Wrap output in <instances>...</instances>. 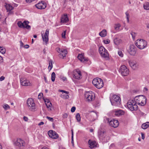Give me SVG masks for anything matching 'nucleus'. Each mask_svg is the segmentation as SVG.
<instances>
[{
	"instance_id": "obj_39",
	"label": "nucleus",
	"mask_w": 149,
	"mask_h": 149,
	"mask_svg": "<svg viewBox=\"0 0 149 149\" xmlns=\"http://www.w3.org/2000/svg\"><path fill=\"white\" fill-rule=\"evenodd\" d=\"M64 53V52H61L60 53V55H61L63 58L66 56V55L67 54V50L66 53Z\"/></svg>"
},
{
	"instance_id": "obj_53",
	"label": "nucleus",
	"mask_w": 149,
	"mask_h": 149,
	"mask_svg": "<svg viewBox=\"0 0 149 149\" xmlns=\"http://www.w3.org/2000/svg\"><path fill=\"white\" fill-rule=\"evenodd\" d=\"M4 79H5L4 77L3 76H1L0 77V81H2Z\"/></svg>"
},
{
	"instance_id": "obj_25",
	"label": "nucleus",
	"mask_w": 149,
	"mask_h": 149,
	"mask_svg": "<svg viewBox=\"0 0 149 149\" xmlns=\"http://www.w3.org/2000/svg\"><path fill=\"white\" fill-rule=\"evenodd\" d=\"M113 42L116 45H118L122 42V40L119 38H116L113 39Z\"/></svg>"
},
{
	"instance_id": "obj_16",
	"label": "nucleus",
	"mask_w": 149,
	"mask_h": 149,
	"mask_svg": "<svg viewBox=\"0 0 149 149\" xmlns=\"http://www.w3.org/2000/svg\"><path fill=\"white\" fill-rule=\"evenodd\" d=\"M36 6L38 9H44L46 7V4L44 1H42L36 4Z\"/></svg>"
},
{
	"instance_id": "obj_60",
	"label": "nucleus",
	"mask_w": 149,
	"mask_h": 149,
	"mask_svg": "<svg viewBox=\"0 0 149 149\" xmlns=\"http://www.w3.org/2000/svg\"><path fill=\"white\" fill-rule=\"evenodd\" d=\"M66 93V94H68L69 93V92L68 91H64V92H63V93Z\"/></svg>"
},
{
	"instance_id": "obj_58",
	"label": "nucleus",
	"mask_w": 149,
	"mask_h": 149,
	"mask_svg": "<svg viewBox=\"0 0 149 149\" xmlns=\"http://www.w3.org/2000/svg\"><path fill=\"white\" fill-rule=\"evenodd\" d=\"M67 94L65 95V98H68L69 97V96H68V95H67Z\"/></svg>"
},
{
	"instance_id": "obj_36",
	"label": "nucleus",
	"mask_w": 149,
	"mask_h": 149,
	"mask_svg": "<svg viewBox=\"0 0 149 149\" xmlns=\"http://www.w3.org/2000/svg\"><path fill=\"white\" fill-rule=\"evenodd\" d=\"M76 118L77 121L79 122L81 121V118L80 115L79 113H77L76 116Z\"/></svg>"
},
{
	"instance_id": "obj_13",
	"label": "nucleus",
	"mask_w": 149,
	"mask_h": 149,
	"mask_svg": "<svg viewBox=\"0 0 149 149\" xmlns=\"http://www.w3.org/2000/svg\"><path fill=\"white\" fill-rule=\"evenodd\" d=\"M74 78L77 79H80L81 78V72L79 70H76L73 72Z\"/></svg>"
},
{
	"instance_id": "obj_32",
	"label": "nucleus",
	"mask_w": 149,
	"mask_h": 149,
	"mask_svg": "<svg viewBox=\"0 0 149 149\" xmlns=\"http://www.w3.org/2000/svg\"><path fill=\"white\" fill-rule=\"evenodd\" d=\"M120 26L121 25L119 23L115 24L114 26V29L116 31L118 30Z\"/></svg>"
},
{
	"instance_id": "obj_17",
	"label": "nucleus",
	"mask_w": 149,
	"mask_h": 149,
	"mask_svg": "<svg viewBox=\"0 0 149 149\" xmlns=\"http://www.w3.org/2000/svg\"><path fill=\"white\" fill-rule=\"evenodd\" d=\"M136 47L134 45L130 46L129 50L130 54L132 55H134L136 52Z\"/></svg>"
},
{
	"instance_id": "obj_20",
	"label": "nucleus",
	"mask_w": 149,
	"mask_h": 149,
	"mask_svg": "<svg viewBox=\"0 0 149 149\" xmlns=\"http://www.w3.org/2000/svg\"><path fill=\"white\" fill-rule=\"evenodd\" d=\"M106 136V133L104 131H100L98 132V136L100 140L103 141Z\"/></svg>"
},
{
	"instance_id": "obj_63",
	"label": "nucleus",
	"mask_w": 149,
	"mask_h": 149,
	"mask_svg": "<svg viewBox=\"0 0 149 149\" xmlns=\"http://www.w3.org/2000/svg\"><path fill=\"white\" fill-rule=\"evenodd\" d=\"M93 129H91L90 130V132H93Z\"/></svg>"
},
{
	"instance_id": "obj_21",
	"label": "nucleus",
	"mask_w": 149,
	"mask_h": 149,
	"mask_svg": "<svg viewBox=\"0 0 149 149\" xmlns=\"http://www.w3.org/2000/svg\"><path fill=\"white\" fill-rule=\"evenodd\" d=\"M130 66L134 70H135L138 68V65L136 62L130 61L129 62Z\"/></svg>"
},
{
	"instance_id": "obj_40",
	"label": "nucleus",
	"mask_w": 149,
	"mask_h": 149,
	"mask_svg": "<svg viewBox=\"0 0 149 149\" xmlns=\"http://www.w3.org/2000/svg\"><path fill=\"white\" fill-rule=\"evenodd\" d=\"M72 131V137H71V142L73 145H74V142H73V131L72 130H71Z\"/></svg>"
},
{
	"instance_id": "obj_5",
	"label": "nucleus",
	"mask_w": 149,
	"mask_h": 149,
	"mask_svg": "<svg viewBox=\"0 0 149 149\" xmlns=\"http://www.w3.org/2000/svg\"><path fill=\"white\" fill-rule=\"evenodd\" d=\"M27 104L29 109L32 111H35L36 109V104L33 100L31 98H29L27 100Z\"/></svg>"
},
{
	"instance_id": "obj_9",
	"label": "nucleus",
	"mask_w": 149,
	"mask_h": 149,
	"mask_svg": "<svg viewBox=\"0 0 149 149\" xmlns=\"http://www.w3.org/2000/svg\"><path fill=\"white\" fill-rule=\"evenodd\" d=\"M100 54L102 57L107 58L109 56V54L107 51L103 47H100L99 49Z\"/></svg>"
},
{
	"instance_id": "obj_18",
	"label": "nucleus",
	"mask_w": 149,
	"mask_h": 149,
	"mask_svg": "<svg viewBox=\"0 0 149 149\" xmlns=\"http://www.w3.org/2000/svg\"><path fill=\"white\" fill-rule=\"evenodd\" d=\"M5 7L7 12H9L8 14V15H11L13 13V12L11 10L13 9L14 8L11 5L9 4H6Z\"/></svg>"
},
{
	"instance_id": "obj_41",
	"label": "nucleus",
	"mask_w": 149,
	"mask_h": 149,
	"mask_svg": "<svg viewBox=\"0 0 149 149\" xmlns=\"http://www.w3.org/2000/svg\"><path fill=\"white\" fill-rule=\"evenodd\" d=\"M125 14L126 15V18L127 20V22H129V15L127 12H126L125 13Z\"/></svg>"
},
{
	"instance_id": "obj_22",
	"label": "nucleus",
	"mask_w": 149,
	"mask_h": 149,
	"mask_svg": "<svg viewBox=\"0 0 149 149\" xmlns=\"http://www.w3.org/2000/svg\"><path fill=\"white\" fill-rule=\"evenodd\" d=\"M85 97L87 100L89 102L92 101L93 98L92 94L89 92H88L86 93L85 94Z\"/></svg>"
},
{
	"instance_id": "obj_15",
	"label": "nucleus",
	"mask_w": 149,
	"mask_h": 149,
	"mask_svg": "<svg viewBox=\"0 0 149 149\" xmlns=\"http://www.w3.org/2000/svg\"><path fill=\"white\" fill-rule=\"evenodd\" d=\"M20 81L21 85L23 86H30L31 85V84L29 80L25 78H21Z\"/></svg>"
},
{
	"instance_id": "obj_51",
	"label": "nucleus",
	"mask_w": 149,
	"mask_h": 149,
	"mask_svg": "<svg viewBox=\"0 0 149 149\" xmlns=\"http://www.w3.org/2000/svg\"><path fill=\"white\" fill-rule=\"evenodd\" d=\"M23 119L25 121H27L28 120V118L26 116L24 117Z\"/></svg>"
},
{
	"instance_id": "obj_27",
	"label": "nucleus",
	"mask_w": 149,
	"mask_h": 149,
	"mask_svg": "<svg viewBox=\"0 0 149 149\" xmlns=\"http://www.w3.org/2000/svg\"><path fill=\"white\" fill-rule=\"evenodd\" d=\"M124 111L120 110L116 111L115 113V115L118 116L122 115H124Z\"/></svg>"
},
{
	"instance_id": "obj_19",
	"label": "nucleus",
	"mask_w": 149,
	"mask_h": 149,
	"mask_svg": "<svg viewBox=\"0 0 149 149\" xmlns=\"http://www.w3.org/2000/svg\"><path fill=\"white\" fill-rule=\"evenodd\" d=\"M88 144L89 147L91 148H95L97 147V144L95 141L89 139L88 141Z\"/></svg>"
},
{
	"instance_id": "obj_44",
	"label": "nucleus",
	"mask_w": 149,
	"mask_h": 149,
	"mask_svg": "<svg viewBox=\"0 0 149 149\" xmlns=\"http://www.w3.org/2000/svg\"><path fill=\"white\" fill-rule=\"evenodd\" d=\"M66 31H64L62 34V37L64 38H65Z\"/></svg>"
},
{
	"instance_id": "obj_43",
	"label": "nucleus",
	"mask_w": 149,
	"mask_h": 149,
	"mask_svg": "<svg viewBox=\"0 0 149 149\" xmlns=\"http://www.w3.org/2000/svg\"><path fill=\"white\" fill-rule=\"evenodd\" d=\"M118 55L120 57H123V54L121 51H118Z\"/></svg>"
},
{
	"instance_id": "obj_12",
	"label": "nucleus",
	"mask_w": 149,
	"mask_h": 149,
	"mask_svg": "<svg viewBox=\"0 0 149 149\" xmlns=\"http://www.w3.org/2000/svg\"><path fill=\"white\" fill-rule=\"evenodd\" d=\"M48 134L49 137L53 139H56L58 136V134L52 130H50L48 132Z\"/></svg>"
},
{
	"instance_id": "obj_52",
	"label": "nucleus",
	"mask_w": 149,
	"mask_h": 149,
	"mask_svg": "<svg viewBox=\"0 0 149 149\" xmlns=\"http://www.w3.org/2000/svg\"><path fill=\"white\" fill-rule=\"evenodd\" d=\"M141 138L143 139H144L145 138L144 134L143 133H141Z\"/></svg>"
},
{
	"instance_id": "obj_33",
	"label": "nucleus",
	"mask_w": 149,
	"mask_h": 149,
	"mask_svg": "<svg viewBox=\"0 0 149 149\" xmlns=\"http://www.w3.org/2000/svg\"><path fill=\"white\" fill-rule=\"evenodd\" d=\"M56 51L57 52H58V53H60L61 52H64V53H66L67 52V50L66 49H61L60 48H57L56 49Z\"/></svg>"
},
{
	"instance_id": "obj_8",
	"label": "nucleus",
	"mask_w": 149,
	"mask_h": 149,
	"mask_svg": "<svg viewBox=\"0 0 149 149\" xmlns=\"http://www.w3.org/2000/svg\"><path fill=\"white\" fill-rule=\"evenodd\" d=\"M129 69L124 65L121 66L119 72L121 75L124 76L127 75L129 74Z\"/></svg>"
},
{
	"instance_id": "obj_10",
	"label": "nucleus",
	"mask_w": 149,
	"mask_h": 149,
	"mask_svg": "<svg viewBox=\"0 0 149 149\" xmlns=\"http://www.w3.org/2000/svg\"><path fill=\"white\" fill-rule=\"evenodd\" d=\"M110 100L112 105H114V103L115 102L120 104L121 102V99L120 97L116 95H113L111 98L110 99Z\"/></svg>"
},
{
	"instance_id": "obj_57",
	"label": "nucleus",
	"mask_w": 149,
	"mask_h": 149,
	"mask_svg": "<svg viewBox=\"0 0 149 149\" xmlns=\"http://www.w3.org/2000/svg\"><path fill=\"white\" fill-rule=\"evenodd\" d=\"M44 124V123L43 122H40V123H39L38 125H43Z\"/></svg>"
},
{
	"instance_id": "obj_37",
	"label": "nucleus",
	"mask_w": 149,
	"mask_h": 149,
	"mask_svg": "<svg viewBox=\"0 0 149 149\" xmlns=\"http://www.w3.org/2000/svg\"><path fill=\"white\" fill-rule=\"evenodd\" d=\"M3 107L4 108L5 110H6L8 109H9L10 108L9 106L7 104H5L3 106Z\"/></svg>"
},
{
	"instance_id": "obj_26",
	"label": "nucleus",
	"mask_w": 149,
	"mask_h": 149,
	"mask_svg": "<svg viewBox=\"0 0 149 149\" xmlns=\"http://www.w3.org/2000/svg\"><path fill=\"white\" fill-rule=\"evenodd\" d=\"M90 115L94 120H95L98 117V114L96 112L91 111L90 112Z\"/></svg>"
},
{
	"instance_id": "obj_59",
	"label": "nucleus",
	"mask_w": 149,
	"mask_h": 149,
	"mask_svg": "<svg viewBox=\"0 0 149 149\" xmlns=\"http://www.w3.org/2000/svg\"><path fill=\"white\" fill-rule=\"evenodd\" d=\"M144 90L145 91H147L148 90V89L147 88L144 87Z\"/></svg>"
},
{
	"instance_id": "obj_1",
	"label": "nucleus",
	"mask_w": 149,
	"mask_h": 149,
	"mask_svg": "<svg viewBox=\"0 0 149 149\" xmlns=\"http://www.w3.org/2000/svg\"><path fill=\"white\" fill-rule=\"evenodd\" d=\"M134 99L137 104L139 105L143 106L146 103V98L143 95H141L136 96L135 97Z\"/></svg>"
},
{
	"instance_id": "obj_7",
	"label": "nucleus",
	"mask_w": 149,
	"mask_h": 149,
	"mask_svg": "<svg viewBox=\"0 0 149 149\" xmlns=\"http://www.w3.org/2000/svg\"><path fill=\"white\" fill-rule=\"evenodd\" d=\"M29 22L27 21H24L23 22L19 21L17 23L18 26L20 28H26L27 29H30L31 26L28 25Z\"/></svg>"
},
{
	"instance_id": "obj_35",
	"label": "nucleus",
	"mask_w": 149,
	"mask_h": 149,
	"mask_svg": "<svg viewBox=\"0 0 149 149\" xmlns=\"http://www.w3.org/2000/svg\"><path fill=\"white\" fill-rule=\"evenodd\" d=\"M53 67L52 62V61H50L49 62V65L48 67V68L50 71L52 69Z\"/></svg>"
},
{
	"instance_id": "obj_28",
	"label": "nucleus",
	"mask_w": 149,
	"mask_h": 149,
	"mask_svg": "<svg viewBox=\"0 0 149 149\" xmlns=\"http://www.w3.org/2000/svg\"><path fill=\"white\" fill-rule=\"evenodd\" d=\"M45 104L48 111L51 110V108L52 106V104L51 102L49 101H48L47 103H45Z\"/></svg>"
},
{
	"instance_id": "obj_55",
	"label": "nucleus",
	"mask_w": 149,
	"mask_h": 149,
	"mask_svg": "<svg viewBox=\"0 0 149 149\" xmlns=\"http://www.w3.org/2000/svg\"><path fill=\"white\" fill-rule=\"evenodd\" d=\"M3 59L2 57L0 56V63L3 62Z\"/></svg>"
},
{
	"instance_id": "obj_56",
	"label": "nucleus",
	"mask_w": 149,
	"mask_h": 149,
	"mask_svg": "<svg viewBox=\"0 0 149 149\" xmlns=\"http://www.w3.org/2000/svg\"><path fill=\"white\" fill-rule=\"evenodd\" d=\"M20 46L21 47H23V45H24V44L21 41H20Z\"/></svg>"
},
{
	"instance_id": "obj_4",
	"label": "nucleus",
	"mask_w": 149,
	"mask_h": 149,
	"mask_svg": "<svg viewBox=\"0 0 149 149\" xmlns=\"http://www.w3.org/2000/svg\"><path fill=\"white\" fill-rule=\"evenodd\" d=\"M93 85L97 88L100 89L103 87L104 83L103 80L100 78H96L92 81Z\"/></svg>"
},
{
	"instance_id": "obj_48",
	"label": "nucleus",
	"mask_w": 149,
	"mask_h": 149,
	"mask_svg": "<svg viewBox=\"0 0 149 149\" xmlns=\"http://www.w3.org/2000/svg\"><path fill=\"white\" fill-rule=\"evenodd\" d=\"M75 107H73L71 108V111L72 112H73L75 111Z\"/></svg>"
},
{
	"instance_id": "obj_6",
	"label": "nucleus",
	"mask_w": 149,
	"mask_h": 149,
	"mask_svg": "<svg viewBox=\"0 0 149 149\" xmlns=\"http://www.w3.org/2000/svg\"><path fill=\"white\" fill-rule=\"evenodd\" d=\"M15 146H17L20 149H23L25 146V143L23 140L20 138L17 139L14 142Z\"/></svg>"
},
{
	"instance_id": "obj_47",
	"label": "nucleus",
	"mask_w": 149,
	"mask_h": 149,
	"mask_svg": "<svg viewBox=\"0 0 149 149\" xmlns=\"http://www.w3.org/2000/svg\"><path fill=\"white\" fill-rule=\"evenodd\" d=\"M61 79L63 81L66 80H67V78L65 77L61 76L60 77Z\"/></svg>"
},
{
	"instance_id": "obj_49",
	"label": "nucleus",
	"mask_w": 149,
	"mask_h": 149,
	"mask_svg": "<svg viewBox=\"0 0 149 149\" xmlns=\"http://www.w3.org/2000/svg\"><path fill=\"white\" fill-rule=\"evenodd\" d=\"M68 115L67 113H65L63 114V118H66L67 117Z\"/></svg>"
},
{
	"instance_id": "obj_45",
	"label": "nucleus",
	"mask_w": 149,
	"mask_h": 149,
	"mask_svg": "<svg viewBox=\"0 0 149 149\" xmlns=\"http://www.w3.org/2000/svg\"><path fill=\"white\" fill-rule=\"evenodd\" d=\"M46 118L48 119L49 121L53 122L54 120L53 118H51L49 116H47Z\"/></svg>"
},
{
	"instance_id": "obj_42",
	"label": "nucleus",
	"mask_w": 149,
	"mask_h": 149,
	"mask_svg": "<svg viewBox=\"0 0 149 149\" xmlns=\"http://www.w3.org/2000/svg\"><path fill=\"white\" fill-rule=\"evenodd\" d=\"M136 34V33L134 32H131V35L133 39L135 38Z\"/></svg>"
},
{
	"instance_id": "obj_29",
	"label": "nucleus",
	"mask_w": 149,
	"mask_h": 149,
	"mask_svg": "<svg viewBox=\"0 0 149 149\" xmlns=\"http://www.w3.org/2000/svg\"><path fill=\"white\" fill-rule=\"evenodd\" d=\"M149 127V122H147L141 125V127L143 129H146Z\"/></svg>"
},
{
	"instance_id": "obj_30",
	"label": "nucleus",
	"mask_w": 149,
	"mask_h": 149,
	"mask_svg": "<svg viewBox=\"0 0 149 149\" xmlns=\"http://www.w3.org/2000/svg\"><path fill=\"white\" fill-rule=\"evenodd\" d=\"M99 35L102 37H105L107 35V31L105 29L102 30L99 33Z\"/></svg>"
},
{
	"instance_id": "obj_54",
	"label": "nucleus",
	"mask_w": 149,
	"mask_h": 149,
	"mask_svg": "<svg viewBox=\"0 0 149 149\" xmlns=\"http://www.w3.org/2000/svg\"><path fill=\"white\" fill-rule=\"evenodd\" d=\"M29 47V45H25L24 46V47L26 49H28Z\"/></svg>"
},
{
	"instance_id": "obj_61",
	"label": "nucleus",
	"mask_w": 149,
	"mask_h": 149,
	"mask_svg": "<svg viewBox=\"0 0 149 149\" xmlns=\"http://www.w3.org/2000/svg\"><path fill=\"white\" fill-rule=\"evenodd\" d=\"M42 149H48V148L45 147H43Z\"/></svg>"
},
{
	"instance_id": "obj_34",
	"label": "nucleus",
	"mask_w": 149,
	"mask_h": 149,
	"mask_svg": "<svg viewBox=\"0 0 149 149\" xmlns=\"http://www.w3.org/2000/svg\"><path fill=\"white\" fill-rule=\"evenodd\" d=\"M56 74L54 72H53L51 74V80L52 81H54L55 80Z\"/></svg>"
},
{
	"instance_id": "obj_23",
	"label": "nucleus",
	"mask_w": 149,
	"mask_h": 149,
	"mask_svg": "<svg viewBox=\"0 0 149 149\" xmlns=\"http://www.w3.org/2000/svg\"><path fill=\"white\" fill-rule=\"evenodd\" d=\"M77 58L81 62H84L87 61H88V59L87 58H85L84 56V54H79Z\"/></svg>"
},
{
	"instance_id": "obj_2",
	"label": "nucleus",
	"mask_w": 149,
	"mask_h": 149,
	"mask_svg": "<svg viewBox=\"0 0 149 149\" xmlns=\"http://www.w3.org/2000/svg\"><path fill=\"white\" fill-rule=\"evenodd\" d=\"M128 109L131 111H136L138 109V106L134 100H130L127 103Z\"/></svg>"
},
{
	"instance_id": "obj_62",
	"label": "nucleus",
	"mask_w": 149,
	"mask_h": 149,
	"mask_svg": "<svg viewBox=\"0 0 149 149\" xmlns=\"http://www.w3.org/2000/svg\"><path fill=\"white\" fill-rule=\"evenodd\" d=\"M147 27L149 29V24H146Z\"/></svg>"
},
{
	"instance_id": "obj_11",
	"label": "nucleus",
	"mask_w": 149,
	"mask_h": 149,
	"mask_svg": "<svg viewBox=\"0 0 149 149\" xmlns=\"http://www.w3.org/2000/svg\"><path fill=\"white\" fill-rule=\"evenodd\" d=\"M49 31V29H47L46 30L44 35H43V34H42V36L43 40V41L45 42L46 44L48 42Z\"/></svg>"
},
{
	"instance_id": "obj_50",
	"label": "nucleus",
	"mask_w": 149,
	"mask_h": 149,
	"mask_svg": "<svg viewBox=\"0 0 149 149\" xmlns=\"http://www.w3.org/2000/svg\"><path fill=\"white\" fill-rule=\"evenodd\" d=\"M43 94L42 93H40L38 95V98H41L43 96Z\"/></svg>"
},
{
	"instance_id": "obj_38",
	"label": "nucleus",
	"mask_w": 149,
	"mask_h": 149,
	"mask_svg": "<svg viewBox=\"0 0 149 149\" xmlns=\"http://www.w3.org/2000/svg\"><path fill=\"white\" fill-rule=\"evenodd\" d=\"M6 51V50L5 48H3L2 47H0V52L1 53H2V54H4L5 53Z\"/></svg>"
},
{
	"instance_id": "obj_3",
	"label": "nucleus",
	"mask_w": 149,
	"mask_h": 149,
	"mask_svg": "<svg viewBox=\"0 0 149 149\" xmlns=\"http://www.w3.org/2000/svg\"><path fill=\"white\" fill-rule=\"evenodd\" d=\"M136 46L139 49H142L146 48L147 46V42L142 39H138L135 42Z\"/></svg>"
},
{
	"instance_id": "obj_24",
	"label": "nucleus",
	"mask_w": 149,
	"mask_h": 149,
	"mask_svg": "<svg viewBox=\"0 0 149 149\" xmlns=\"http://www.w3.org/2000/svg\"><path fill=\"white\" fill-rule=\"evenodd\" d=\"M69 21L68 19L67 14H65L63 15L61 19V22L63 23H66Z\"/></svg>"
},
{
	"instance_id": "obj_14",
	"label": "nucleus",
	"mask_w": 149,
	"mask_h": 149,
	"mask_svg": "<svg viewBox=\"0 0 149 149\" xmlns=\"http://www.w3.org/2000/svg\"><path fill=\"white\" fill-rule=\"evenodd\" d=\"M110 125L112 127H116L118 126L119 123L117 120L113 119L111 120H109Z\"/></svg>"
},
{
	"instance_id": "obj_31",
	"label": "nucleus",
	"mask_w": 149,
	"mask_h": 149,
	"mask_svg": "<svg viewBox=\"0 0 149 149\" xmlns=\"http://www.w3.org/2000/svg\"><path fill=\"white\" fill-rule=\"evenodd\" d=\"M143 7L146 10H149V2H146L143 5Z\"/></svg>"
},
{
	"instance_id": "obj_64",
	"label": "nucleus",
	"mask_w": 149,
	"mask_h": 149,
	"mask_svg": "<svg viewBox=\"0 0 149 149\" xmlns=\"http://www.w3.org/2000/svg\"><path fill=\"white\" fill-rule=\"evenodd\" d=\"M37 36L36 35H34L33 36V37L34 38H37Z\"/></svg>"
},
{
	"instance_id": "obj_46",
	"label": "nucleus",
	"mask_w": 149,
	"mask_h": 149,
	"mask_svg": "<svg viewBox=\"0 0 149 149\" xmlns=\"http://www.w3.org/2000/svg\"><path fill=\"white\" fill-rule=\"evenodd\" d=\"M103 41L104 42L105 44H109L110 42V40L108 39L104 40Z\"/></svg>"
}]
</instances>
